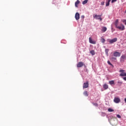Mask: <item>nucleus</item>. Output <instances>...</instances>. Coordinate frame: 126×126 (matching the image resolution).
I'll return each instance as SVG.
<instances>
[{
	"mask_svg": "<svg viewBox=\"0 0 126 126\" xmlns=\"http://www.w3.org/2000/svg\"><path fill=\"white\" fill-rule=\"evenodd\" d=\"M110 60H111L112 61H113V60L116 61V60H117V58L115 57H112L111 58H110Z\"/></svg>",
	"mask_w": 126,
	"mask_h": 126,
	"instance_id": "obj_22",
	"label": "nucleus"
},
{
	"mask_svg": "<svg viewBox=\"0 0 126 126\" xmlns=\"http://www.w3.org/2000/svg\"><path fill=\"white\" fill-rule=\"evenodd\" d=\"M108 52H109V49H106L105 53L106 55H108Z\"/></svg>",
	"mask_w": 126,
	"mask_h": 126,
	"instance_id": "obj_23",
	"label": "nucleus"
},
{
	"mask_svg": "<svg viewBox=\"0 0 126 126\" xmlns=\"http://www.w3.org/2000/svg\"><path fill=\"white\" fill-rule=\"evenodd\" d=\"M79 3H80V1H79V0H77V1L75 2V6L76 7H77V5H78V4H79Z\"/></svg>",
	"mask_w": 126,
	"mask_h": 126,
	"instance_id": "obj_13",
	"label": "nucleus"
},
{
	"mask_svg": "<svg viewBox=\"0 0 126 126\" xmlns=\"http://www.w3.org/2000/svg\"><path fill=\"white\" fill-rule=\"evenodd\" d=\"M125 103H126V98H125Z\"/></svg>",
	"mask_w": 126,
	"mask_h": 126,
	"instance_id": "obj_31",
	"label": "nucleus"
},
{
	"mask_svg": "<svg viewBox=\"0 0 126 126\" xmlns=\"http://www.w3.org/2000/svg\"><path fill=\"white\" fill-rule=\"evenodd\" d=\"M115 24L116 28L119 29V30H122V31L125 30V26L123 24L121 25V27L119 26V20H116L115 22Z\"/></svg>",
	"mask_w": 126,
	"mask_h": 126,
	"instance_id": "obj_1",
	"label": "nucleus"
},
{
	"mask_svg": "<svg viewBox=\"0 0 126 126\" xmlns=\"http://www.w3.org/2000/svg\"><path fill=\"white\" fill-rule=\"evenodd\" d=\"M83 65H84V63H83V62H80L77 64V67H82V66H83Z\"/></svg>",
	"mask_w": 126,
	"mask_h": 126,
	"instance_id": "obj_7",
	"label": "nucleus"
},
{
	"mask_svg": "<svg viewBox=\"0 0 126 126\" xmlns=\"http://www.w3.org/2000/svg\"><path fill=\"white\" fill-rule=\"evenodd\" d=\"M88 87H89V82L87 81L86 83H84L83 88L84 89L85 88H88Z\"/></svg>",
	"mask_w": 126,
	"mask_h": 126,
	"instance_id": "obj_5",
	"label": "nucleus"
},
{
	"mask_svg": "<svg viewBox=\"0 0 126 126\" xmlns=\"http://www.w3.org/2000/svg\"><path fill=\"white\" fill-rule=\"evenodd\" d=\"M107 63H108V64H109L110 65H111V66L114 67V65H113L111 63V62H110L109 61H107Z\"/></svg>",
	"mask_w": 126,
	"mask_h": 126,
	"instance_id": "obj_19",
	"label": "nucleus"
},
{
	"mask_svg": "<svg viewBox=\"0 0 126 126\" xmlns=\"http://www.w3.org/2000/svg\"><path fill=\"white\" fill-rule=\"evenodd\" d=\"M123 22H124L125 25H126V20H124L123 21Z\"/></svg>",
	"mask_w": 126,
	"mask_h": 126,
	"instance_id": "obj_26",
	"label": "nucleus"
},
{
	"mask_svg": "<svg viewBox=\"0 0 126 126\" xmlns=\"http://www.w3.org/2000/svg\"><path fill=\"white\" fill-rule=\"evenodd\" d=\"M125 60H126V55H122L120 58V63H123L125 62Z\"/></svg>",
	"mask_w": 126,
	"mask_h": 126,
	"instance_id": "obj_3",
	"label": "nucleus"
},
{
	"mask_svg": "<svg viewBox=\"0 0 126 126\" xmlns=\"http://www.w3.org/2000/svg\"><path fill=\"white\" fill-rule=\"evenodd\" d=\"M109 82V84H110V85H114V84H115V81H114V80L110 81Z\"/></svg>",
	"mask_w": 126,
	"mask_h": 126,
	"instance_id": "obj_14",
	"label": "nucleus"
},
{
	"mask_svg": "<svg viewBox=\"0 0 126 126\" xmlns=\"http://www.w3.org/2000/svg\"><path fill=\"white\" fill-rule=\"evenodd\" d=\"M104 3H105L104 2H101V5H104Z\"/></svg>",
	"mask_w": 126,
	"mask_h": 126,
	"instance_id": "obj_28",
	"label": "nucleus"
},
{
	"mask_svg": "<svg viewBox=\"0 0 126 126\" xmlns=\"http://www.w3.org/2000/svg\"><path fill=\"white\" fill-rule=\"evenodd\" d=\"M81 18H83V19H84V16H81Z\"/></svg>",
	"mask_w": 126,
	"mask_h": 126,
	"instance_id": "obj_29",
	"label": "nucleus"
},
{
	"mask_svg": "<svg viewBox=\"0 0 126 126\" xmlns=\"http://www.w3.org/2000/svg\"><path fill=\"white\" fill-rule=\"evenodd\" d=\"M75 18L76 20H78L80 18V15L79 13H76L75 15Z\"/></svg>",
	"mask_w": 126,
	"mask_h": 126,
	"instance_id": "obj_10",
	"label": "nucleus"
},
{
	"mask_svg": "<svg viewBox=\"0 0 126 126\" xmlns=\"http://www.w3.org/2000/svg\"><path fill=\"white\" fill-rule=\"evenodd\" d=\"M90 53L92 55V56H94V55H95V51L94 50H92L90 51Z\"/></svg>",
	"mask_w": 126,
	"mask_h": 126,
	"instance_id": "obj_17",
	"label": "nucleus"
},
{
	"mask_svg": "<svg viewBox=\"0 0 126 126\" xmlns=\"http://www.w3.org/2000/svg\"><path fill=\"white\" fill-rule=\"evenodd\" d=\"M103 87L104 89H105V90H106V89H108V88H109V86H108V85H107V84H104L103 85Z\"/></svg>",
	"mask_w": 126,
	"mask_h": 126,
	"instance_id": "obj_11",
	"label": "nucleus"
},
{
	"mask_svg": "<svg viewBox=\"0 0 126 126\" xmlns=\"http://www.w3.org/2000/svg\"><path fill=\"white\" fill-rule=\"evenodd\" d=\"M109 5H110V2H108V1H107L106 2V6H109Z\"/></svg>",
	"mask_w": 126,
	"mask_h": 126,
	"instance_id": "obj_20",
	"label": "nucleus"
},
{
	"mask_svg": "<svg viewBox=\"0 0 126 126\" xmlns=\"http://www.w3.org/2000/svg\"><path fill=\"white\" fill-rule=\"evenodd\" d=\"M88 2V0H85L82 2L83 4H86Z\"/></svg>",
	"mask_w": 126,
	"mask_h": 126,
	"instance_id": "obj_18",
	"label": "nucleus"
},
{
	"mask_svg": "<svg viewBox=\"0 0 126 126\" xmlns=\"http://www.w3.org/2000/svg\"><path fill=\"white\" fill-rule=\"evenodd\" d=\"M114 102L116 104H118V103H120V102H121V98H120L119 97H115L114 99Z\"/></svg>",
	"mask_w": 126,
	"mask_h": 126,
	"instance_id": "obj_6",
	"label": "nucleus"
},
{
	"mask_svg": "<svg viewBox=\"0 0 126 126\" xmlns=\"http://www.w3.org/2000/svg\"><path fill=\"white\" fill-rule=\"evenodd\" d=\"M117 118H118L119 119H121V115H119V114L117 115Z\"/></svg>",
	"mask_w": 126,
	"mask_h": 126,
	"instance_id": "obj_24",
	"label": "nucleus"
},
{
	"mask_svg": "<svg viewBox=\"0 0 126 126\" xmlns=\"http://www.w3.org/2000/svg\"><path fill=\"white\" fill-rule=\"evenodd\" d=\"M111 0H108L107 1H108V2H110Z\"/></svg>",
	"mask_w": 126,
	"mask_h": 126,
	"instance_id": "obj_30",
	"label": "nucleus"
},
{
	"mask_svg": "<svg viewBox=\"0 0 126 126\" xmlns=\"http://www.w3.org/2000/svg\"><path fill=\"white\" fill-rule=\"evenodd\" d=\"M113 55L114 57H121V54L120 52H115L113 53Z\"/></svg>",
	"mask_w": 126,
	"mask_h": 126,
	"instance_id": "obj_8",
	"label": "nucleus"
},
{
	"mask_svg": "<svg viewBox=\"0 0 126 126\" xmlns=\"http://www.w3.org/2000/svg\"><path fill=\"white\" fill-rule=\"evenodd\" d=\"M83 94L84 95V96H88V92L87 91H85L83 93Z\"/></svg>",
	"mask_w": 126,
	"mask_h": 126,
	"instance_id": "obj_16",
	"label": "nucleus"
},
{
	"mask_svg": "<svg viewBox=\"0 0 126 126\" xmlns=\"http://www.w3.org/2000/svg\"><path fill=\"white\" fill-rule=\"evenodd\" d=\"M118 83L122 85V84H123V82H118Z\"/></svg>",
	"mask_w": 126,
	"mask_h": 126,
	"instance_id": "obj_25",
	"label": "nucleus"
},
{
	"mask_svg": "<svg viewBox=\"0 0 126 126\" xmlns=\"http://www.w3.org/2000/svg\"><path fill=\"white\" fill-rule=\"evenodd\" d=\"M100 40H101V43H105V42H106V40L105 39V38H103L102 37H101V39Z\"/></svg>",
	"mask_w": 126,
	"mask_h": 126,
	"instance_id": "obj_15",
	"label": "nucleus"
},
{
	"mask_svg": "<svg viewBox=\"0 0 126 126\" xmlns=\"http://www.w3.org/2000/svg\"><path fill=\"white\" fill-rule=\"evenodd\" d=\"M101 16H102L101 15H94V18H95V19H97L98 20H100V21H102V18H101Z\"/></svg>",
	"mask_w": 126,
	"mask_h": 126,
	"instance_id": "obj_2",
	"label": "nucleus"
},
{
	"mask_svg": "<svg viewBox=\"0 0 126 126\" xmlns=\"http://www.w3.org/2000/svg\"><path fill=\"white\" fill-rule=\"evenodd\" d=\"M101 31H102V32H106L107 31V28L106 27H103Z\"/></svg>",
	"mask_w": 126,
	"mask_h": 126,
	"instance_id": "obj_12",
	"label": "nucleus"
},
{
	"mask_svg": "<svg viewBox=\"0 0 126 126\" xmlns=\"http://www.w3.org/2000/svg\"><path fill=\"white\" fill-rule=\"evenodd\" d=\"M108 111V112H114V110H113L112 108H109Z\"/></svg>",
	"mask_w": 126,
	"mask_h": 126,
	"instance_id": "obj_21",
	"label": "nucleus"
},
{
	"mask_svg": "<svg viewBox=\"0 0 126 126\" xmlns=\"http://www.w3.org/2000/svg\"><path fill=\"white\" fill-rule=\"evenodd\" d=\"M118 41V38H114L112 39H109L108 42L110 43V44H113V43H115Z\"/></svg>",
	"mask_w": 126,
	"mask_h": 126,
	"instance_id": "obj_4",
	"label": "nucleus"
},
{
	"mask_svg": "<svg viewBox=\"0 0 126 126\" xmlns=\"http://www.w3.org/2000/svg\"><path fill=\"white\" fill-rule=\"evenodd\" d=\"M89 40L91 44H96V41L92 40V38L91 37H89Z\"/></svg>",
	"mask_w": 126,
	"mask_h": 126,
	"instance_id": "obj_9",
	"label": "nucleus"
},
{
	"mask_svg": "<svg viewBox=\"0 0 126 126\" xmlns=\"http://www.w3.org/2000/svg\"><path fill=\"white\" fill-rule=\"evenodd\" d=\"M115 1H117V0H112L111 2L113 3V2H115Z\"/></svg>",
	"mask_w": 126,
	"mask_h": 126,
	"instance_id": "obj_27",
	"label": "nucleus"
},
{
	"mask_svg": "<svg viewBox=\"0 0 126 126\" xmlns=\"http://www.w3.org/2000/svg\"><path fill=\"white\" fill-rule=\"evenodd\" d=\"M95 106H98V104H95Z\"/></svg>",
	"mask_w": 126,
	"mask_h": 126,
	"instance_id": "obj_32",
	"label": "nucleus"
}]
</instances>
